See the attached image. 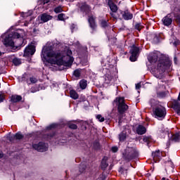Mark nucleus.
<instances>
[{
	"instance_id": "obj_1",
	"label": "nucleus",
	"mask_w": 180,
	"mask_h": 180,
	"mask_svg": "<svg viewBox=\"0 0 180 180\" xmlns=\"http://www.w3.org/2000/svg\"><path fill=\"white\" fill-rule=\"evenodd\" d=\"M148 60L151 64L150 70L155 74L156 78L162 77V74L171 67L172 64L169 58L166 56H162L158 60V53L157 52L150 53L148 56ZM157 61H158V63Z\"/></svg>"
},
{
	"instance_id": "obj_2",
	"label": "nucleus",
	"mask_w": 180,
	"mask_h": 180,
	"mask_svg": "<svg viewBox=\"0 0 180 180\" xmlns=\"http://www.w3.org/2000/svg\"><path fill=\"white\" fill-rule=\"evenodd\" d=\"M58 46V44L54 43L52 45H49L48 47L42 49V56L43 58L46 60V56L49 58H55L50 59L48 60V63L50 64H54L55 65H58L59 70L63 71L65 70L64 67H65L66 60L65 59L64 54H63V51H54V49Z\"/></svg>"
},
{
	"instance_id": "obj_3",
	"label": "nucleus",
	"mask_w": 180,
	"mask_h": 180,
	"mask_svg": "<svg viewBox=\"0 0 180 180\" xmlns=\"http://www.w3.org/2000/svg\"><path fill=\"white\" fill-rule=\"evenodd\" d=\"M116 103L118 115V124H122L123 122V115L129 110V105L124 101V97H116L114 100Z\"/></svg>"
},
{
	"instance_id": "obj_4",
	"label": "nucleus",
	"mask_w": 180,
	"mask_h": 180,
	"mask_svg": "<svg viewBox=\"0 0 180 180\" xmlns=\"http://www.w3.org/2000/svg\"><path fill=\"white\" fill-rule=\"evenodd\" d=\"M139 157V151L134 148L128 147L122 152V159L126 162H130Z\"/></svg>"
},
{
	"instance_id": "obj_5",
	"label": "nucleus",
	"mask_w": 180,
	"mask_h": 180,
	"mask_svg": "<svg viewBox=\"0 0 180 180\" xmlns=\"http://www.w3.org/2000/svg\"><path fill=\"white\" fill-rule=\"evenodd\" d=\"M110 16L117 20V19H124V20H131L133 19V13L129 9L124 11L118 10L117 13H110Z\"/></svg>"
},
{
	"instance_id": "obj_6",
	"label": "nucleus",
	"mask_w": 180,
	"mask_h": 180,
	"mask_svg": "<svg viewBox=\"0 0 180 180\" xmlns=\"http://www.w3.org/2000/svg\"><path fill=\"white\" fill-rule=\"evenodd\" d=\"M153 112L155 119H158V120H164L167 116V108L160 105H156L153 108Z\"/></svg>"
},
{
	"instance_id": "obj_7",
	"label": "nucleus",
	"mask_w": 180,
	"mask_h": 180,
	"mask_svg": "<svg viewBox=\"0 0 180 180\" xmlns=\"http://www.w3.org/2000/svg\"><path fill=\"white\" fill-rule=\"evenodd\" d=\"M13 39H20V34L18 32H12L4 39V45L6 47H15Z\"/></svg>"
},
{
	"instance_id": "obj_8",
	"label": "nucleus",
	"mask_w": 180,
	"mask_h": 180,
	"mask_svg": "<svg viewBox=\"0 0 180 180\" xmlns=\"http://www.w3.org/2000/svg\"><path fill=\"white\" fill-rule=\"evenodd\" d=\"M79 12L82 13V16L89 17L92 15V6L86 4V2H83L79 7Z\"/></svg>"
},
{
	"instance_id": "obj_9",
	"label": "nucleus",
	"mask_w": 180,
	"mask_h": 180,
	"mask_svg": "<svg viewBox=\"0 0 180 180\" xmlns=\"http://www.w3.org/2000/svg\"><path fill=\"white\" fill-rule=\"evenodd\" d=\"M139 51H140V48L136 46L135 44H133L131 46L129 51L131 54L129 57L130 61H131L132 63H134V61H137V58H139Z\"/></svg>"
},
{
	"instance_id": "obj_10",
	"label": "nucleus",
	"mask_w": 180,
	"mask_h": 180,
	"mask_svg": "<svg viewBox=\"0 0 180 180\" xmlns=\"http://www.w3.org/2000/svg\"><path fill=\"white\" fill-rule=\"evenodd\" d=\"M36 53V46L29 44L24 50L23 57H32Z\"/></svg>"
},
{
	"instance_id": "obj_11",
	"label": "nucleus",
	"mask_w": 180,
	"mask_h": 180,
	"mask_svg": "<svg viewBox=\"0 0 180 180\" xmlns=\"http://www.w3.org/2000/svg\"><path fill=\"white\" fill-rule=\"evenodd\" d=\"M72 56V51L68 49L66 51V56H65V60H66L65 67H72V63H74V57Z\"/></svg>"
},
{
	"instance_id": "obj_12",
	"label": "nucleus",
	"mask_w": 180,
	"mask_h": 180,
	"mask_svg": "<svg viewBox=\"0 0 180 180\" xmlns=\"http://www.w3.org/2000/svg\"><path fill=\"white\" fill-rule=\"evenodd\" d=\"M87 21L90 29H91L93 32H95L98 27V25L96 24V17L94 16V14L89 15Z\"/></svg>"
},
{
	"instance_id": "obj_13",
	"label": "nucleus",
	"mask_w": 180,
	"mask_h": 180,
	"mask_svg": "<svg viewBox=\"0 0 180 180\" xmlns=\"http://www.w3.org/2000/svg\"><path fill=\"white\" fill-rule=\"evenodd\" d=\"M173 20H174V13H169L162 18V22L164 26L168 27L172 25Z\"/></svg>"
},
{
	"instance_id": "obj_14",
	"label": "nucleus",
	"mask_w": 180,
	"mask_h": 180,
	"mask_svg": "<svg viewBox=\"0 0 180 180\" xmlns=\"http://www.w3.org/2000/svg\"><path fill=\"white\" fill-rule=\"evenodd\" d=\"M33 149L37 150V151H39V153H44L46 151V143L43 141H40L37 144L32 145Z\"/></svg>"
},
{
	"instance_id": "obj_15",
	"label": "nucleus",
	"mask_w": 180,
	"mask_h": 180,
	"mask_svg": "<svg viewBox=\"0 0 180 180\" xmlns=\"http://www.w3.org/2000/svg\"><path fill=\"white\" fill-rule=\"evenodd\" d=\"M107 5L111 11L110 13H117L119 12L117 5L113 2V0H108Z\"/></svg>"
},
{
	"instance_id": "obj_16",
	"label": "nucleus",
	"mask_w": 180,
	"mask_h": 180,
	"mask_svg": "<svg viewBox=\"0 0 180 180\" xmlns=\"http://www.w3.org/2000/svg\"><path fill=\"white\" fill-rule=\"evenodd\" d=\"M38 19H40L41 23H46V22H49V20H51L53 16L44 13L38 17Z\"/></svg>"
},
{
	"instance_id": "obj_17",
	"label": "nucleus",
	"mask_w": 180,
	"mask_h": 180,
	"mask_svg": "<svg viewBox=\"0 0 180 180\" xmlns=\"http://www.w3.org/2000/svg\"><path fill=\"white\" fill-rule=\"evenodd\" d=\"M146 133H147V128L143 124H139L136 127V134L139 136H143V134H146Z\"/></svg>"
},
{
	"instance_id": "obj_18",
	"label": "nucleus",
	"mask_w": 180,
	"mask_h": 180,
	"mask_svg": "<svg viewBox=\"0 0 180 180\" xmlns=\"http://www.w3.org/2000/svg\"><path fill=\"white\" fill-rule=\"evenodd\" d=\"M150 37L153 39V44H158L161 41V35L160 34L152 33Z\"/></svg>"
},
{
	"instance_id": "obj_19",
	"label": "nucleus",
	"mask_w": 180,
	"mask_h": 180,
	"mask_svg": "<svg viewBox=\"0 0 180 180\" xmlns=\"http://www.w3.org/2000/svg\"><path fill=\"white\" fill-rule=\"evenodd\" d=\"M152 157L155 162H158L161 160V153L160 152V150L153 152Z\"/></svg>"
},
{
	"instance_id": "obj_20",
	"label": "nucleus",
	"mask_w": 180,
	"mask_h": 180,
	"mask_svg": "<svg viewBox=\"0 0 180 180\" xmlns=\"http://www.w3.org/2000/svg\"><path fill=\"white\" fill-rule=\"evenodd\" d=\"M108 167H109L108 159L104 156L101 162V169H102V171H105Z\"/></svg>"
},
{
	"instance_id": "obj_21",
	"label": "nucleus",
	"mask_w": 180,
	"mask_h": 180,
	"mask_svg": "<svg viewBox=\"0 0 180 180\" xmlns=\"http://www.w3.org/2000/svg\"><path fill=\"white\" fill-rule=\"evenodd\" d=\"M102 148V145H101V143L99 142V140L96 139L93 142V149H94L95 151H99Z\"/></svg>"
},
{
	"instance_id": "obj_22",
	"label": "nucleus",
	"mask_w": 180,
	"mask_h": 180,
	"mask_svg": "<svg viewBox=\"0 0 180 180\" xmlns=\"http://www.w3.org/2000/svg\"><path fill=\"white\" fill-rule=\"evenodd\" d=\"M20 101H22V96L12 95L11 97V102H12V103H18V102H20Z\"/></svg>"
},
{
	"instance_id": "obj_23",
	"label": "nucleus",
	"mask_w": 180,
	"mask_h": 180,
	"mask_svg": "<svg viewBox=\"0 0 180 180\" xmlns=\"http://www.w3.org/2000/svg\"><path fill=\"white\" fill-rule=\"evenodd\" d=\"M170 44L172 46H174V47H178V46H180V40L176 38V37H172V39L170 40Z\"/></svg>"
},
{
	"instance_id": "obj_24",
	"label": "nucleus",
	"mask_w": 180,
	"mask_h": 180,
	"mask_svg": "<svg viewBox=\"0 0 180 180\" xmlns=\"http://www.w3.org/2000/svg\"><path fill=\"white\" fill-rule=\"evenodd\" d=\"M75 122V120H72V121H69L66 123V126L68 127L69 129H70L71 130H77V129H78V125L72 123Z\"/></svg>"
},
{
	"instance_id": "obj_25",
	"label": "nucleus",
	"mask_w": 180,
	"mask_h": 180,
	"mask_svg": "<svg viewBox=\"0 0 180 180\" xmlns=\"http://www.w3.org/2000/svg\"><path fill=\"white\" fill-rule=\"evenodd\" d=\"M100 26L103 29H106L109 27V20L101 19L99 20Z\"/></svg>"
},
{
	"instance_id": "obj_26",
	"label": "nucleus",
	"mask_w": 180,
	"mask_h": 180,
	"mask_svg": "<svg viewBox=\"0 0 180 180\" xmlns=\"http://www.w3.org/2000/svg\"><path fill=\"white\" fill-rule=\"evenodd\" d=\"M127 137V132L126 131H122L119 134V140L121 143H123Z\"/></svg>"
},
{
	"instance_id": "obj_27",
	"label": "nucleus",
	"mask_w": 180,
	"mask_h": 180,
	"mask_svg": "<svg viewBox=\"0 0 180 180\" xmlns=\"http://www.w3.org/2000/svg\"><path fill=\"white\" fill-rule=\"evenodd\" d=\"M70 98H72V99H75V100H77L78 99V98H79L78 93H77L75 90H70Z\"/></svg>"
},
{
	"instance_id": "obj_28",
	"label": "nucleus",
	"mask_w": 180,
	"mask_h": 180,
	"mask_svg": "<svg viewBox=\"0 0 180 180\" xmlns=\"http://www.w3.org/2000/svg\"><path fill=\"white\" fill-rule=\"evenodd\" d=\"M172 141H174L175 143H179L180 141V135L179 133H176L173 134L171 137Z\"/></svg>"
},
{
	"instance_id": "obj_29",
	"label": "nucleus",
	"mask_w": 180,
	"mask_h": 180,
	"mask_svg": "<svg viewBox=\"0 0 180 180\" xmlns=\"http://www.w3.org/2000/svg\"><path fill=\"white\" fill-rule=\"evenodd\" d=\"M135 30H138V32H141L142 29H144V27L143 25H141V22H136L134 25Z\"/></svg>"
},
{
	"instance_id": "obj_30",
	"label": "nucleus",
	"mask_w": 180,
	"mask_h": 180,
	"mask_svg": "<svg viewBox=\"0 0 180 180\" xmlns=\"http://www.w3.org/2000/svg\"><path fill=\"white\" fill-rule=\"evenodd\" d=\"M12 63L14 65H15V67H18V65H20V64H22V60L18 58H14Z\"/></svg>"
},
{
	"instance_id": "obj_31",
	"label": "nucleus",
	"mask_w": 180,
	"mask_h": 180,
	"mask_svg": "<svg viewBox=\"0 0 180 180\" xmlns=\"http://www.w3.org/2000/svg\"><path fill=\"white\" fill-rule=\"evenodd\" d=\"M87 85H88V84L86 83V80H85V79L81 80L79 82V86H80L81 89H86Z\"/></svg>"
},
{
	"instance_id": "obj_32",
	"label": "nucleus",
	"mask_w": 180,
	"mask_h": 180,
	"mask_svg": "<svg viewBox=\"0 0 180 180\" xmlns=\"http://www.w3.org/2000/svg\"><path fill=\"white\" fill-rule=\"evenodd\" d=\"M15 140H23L25 136L22 134V132L18 131L15 135Z\"/></svg>"
},
{
	"instance_id": "obj_33",
	"label": "nucleus",
	"mask_w": 180,
	"mask_h": 180,
	"mask_svg": "<svg viewBox=\"0 0 180 180\" xmlns=\"http://www.w3.org/2000/svg\"><path fill=\"white\" fill-rule=\"evenodd\" d=\"M118 172H120V174H121V175H127V169H125L124 167L121 166L118 169Z\"/></svg>"
},
{
	"instance_id": "obj_34",
	"label": "nucleus",
	"mask_w": 180,
	"mask_h": 180,
	"mask_svg": "<svg viewBox=\"0 0 180 180\" xmlns=\"http://www.w3.org/2000/svg\"><path fill=\"white\" fill-rule=\"evenodd\" d=\"M57 127H58V124L53 123L46 127V130H53V129H57Z\"/></svg>"
},
{
	"instance_id": "obj_35",
	"label": "nucleus",
	"mask_w": 180,
	"mask_h": 180,
	"mask_svg": "<svg viewBox=\"0 0 180 180\" xmlns=\"http://www.w3.org/2000/svg\"><path fill=\"white\" fill-rule=\"evenodd\" d=\"M73 75L76 78H79V77H81V69H76L75 70H74Z\"/></svg>"
},
{
	"instance_id": "obj_36",
	"label": "nucleus",
	"mask_w": 180,
	"mask_h": 180,
	"mask_svg": "<svg viewBox=\"0 0 180 180\" xmlns=\"http://www.w3.org/2000/svg\"><path fill=\"white\" fill-rule=\"evenodd\" d=\"M63 11L64 10H63V7H61V6H58L53 10L55 13H61V12H63Z\"/></svg>"
},
{
	"instance_id": "obj_37",
	"label": "nucleus",
	"mask_w": 180,
	"mask_h": 180,
	"mask_svg": "<svg viewBox=\"0 0 180 180\" xmlns=\"http://www.w3.org/2000/svg\"><path fill=\"white\" fill-rule=\"evenodd\" d=\"M85 169H86V165L85 164H81L79 167V171L82 174V172H85Z\"/></svg>"
},
{
	"instance_id": "obj_38",
	"label": "nucleus",
	"mask_w": 180,
	"mask_h": 180,
	"mask_svg": "<svg viewBox=\"0 0 180 180\" xmlns=\"http://www.w3.org/2000/svg\"><path fill=\"white\" fill-rule=\"evenodd\" d=\"M143 141L147 143V145L148 146V144L151 143V136H143Z\"/></svg>"
},
{
	"instance_id": "obj_39",
	"label": "nucleus",
	"mask_w": 180,
	"mask_h": 180,
	"mask_svg": "<svg viewBox=\"0 0 180 180\" xmlns=\"http://www.w3.org/2000/svg\"><path fill=\"white\" fill-rule=\"evenodd\" d=\"M170 13H173L174 15H179V13H180V8H179V6L174 7V8L173 10V12H172Z\"/></svg>"
},
{
	"instance_id": "obj_40",
	"label": "nucleus",
	"mask_w": 180,
	"mask_h": 180,
	"mask_svg": "<svg viewBox=\"0 0 180 180\" xmlns=\"http://www.w3.org/2000/svg\"><path fill=\"white\" fill-rule=\"evenodd\" d=\"M157 95L158 98H165L167 96V92L166 91H159L157 93Z\"/></svg>"
},
{
	"instance_id": "obj_41",
	"label": "nucleus",
	"mask_w": 180,
	"mask_h": 180,
	"mask_svg": "<svg viewBox=\"0 0 180 180\" xmlns=\"http://www.w3.org/2000/svg\"><path fill=\"white\" fill-rule=\"evenodd\" d=\"M54 136H56V132H52V133L46 134V139H49V140H51L53 137H54Z\"/></svg>"
},
{
	"instance_id": "obj_42",
	"label": "nucleus",
	"mask_w": 180,
	"mask_h": 180,
	"mask_svg": "<svg viewBox=\"0 0 180 180\" xmlns=\"http://www.w3.org/2000/svg\"><path fill=\"white\" fill-rule=\"evenodd\" d=\"M96 119L98 120V122H101V123L105 122V117H102V115H97Z\"/></svg>"
},
{
	"instance_id": "obj_43",
	"label": "nucleus",
	"mask_w": 180,
	"mask_h": 180,
	"mask_svg": "<svg viewBox=\"0 0 180 180\" xmlns=\"http://www.w3.org/2000/svg\"><path fill=\"white\" fill-rule=\"evenodd\" d=\"M30 91H31V93L32 94H34V93H36V92H39V87H37V86H32V88H31V89H30Z\"/></svg>"
},
{
	"instance_id": "obj_44",
	"label": "nucleus",
	"mask_w": 180,
	"mask_h": 180,
	"mask_svg": "<svg viewBox=\"0 0 180 180\" xmlns=\"http://www.w3.org/2000/svg\"><path fill=\"white\" fill-rule=\"evenodd\" d=\"M50 2V0H40L38 1V4L39 5H46V4H49Z\"/></svg>"
},
{
	"instance_id": "obj_45",
	"label": "nucleus",
	"mask_w": 180,
	"mask_h": 180,
	"mask_svg": "<svg viewBox=\"0 0 180 180\" xmlns=\"http://www.w3.org/2000/svg\"><path fill=\"white\" fill-rule=\"evenodd\" d=\"M64 16H65V14H64V13L59 14L58 15V20H61V21L64 20Z\"/></svg>"
},
{
	"instance_id": "obj_46",
	"label": "nucleus",
	"mask_w": 180,
	"mask_h": 180,
	"mask_svg": "<svg viewBox=\"0 0 180 180\" xmlns=\"http://www.w3.org/2000/svg\"><path fill=\"white\" fill-rule=\"evenodd\" d=\"M98 180H106V174H101L99 177Z\"/></svg>"
},
{
	"instance_id": "obj_47",
	"label": "nucleus",
	"mask_w": 180,
	"mask_h": 180,
	"mask_svg": "<svg viewBox=\"0 0 180 180\" xmlns=\"http://www.w3.org/2000/svg\"><path fill=\"white\" fill-rule=\"evenodd\" d=\"M30 81L32 84H36L37 82V79L35 77H30Z\"/></svg>"
},
{
	"instance_id": "obj_48",
	"label": "nucleus",
	"mask_w": 180,
	"mask_h": 180,
	"mask_svg": "<svg viewBox=\"0 0 180 180\" xmlns=\"http://www.w3.org/2000/svg\"><path fill=\"white\" fill-rule=\"evenodd\" d=\"M5 101V94H0V103H2Z\"/></svg>"
},
{
	"instance_id": "obj_49",
	"label": "nucleus",
	"mask_w": 180,
	"mask_h": 180,
	"mask_svg": "<svg viewBox=\"0 0 180 180\" xmlns=\"http://www.w3.org/2000/svg\"><path fill=\"white\" fill-rule=\"evenodd\" d=\"M111 150L112 153H117V151H119V148H117V146H112Z\"/></svg>"
},
{
	"instance_id": "obj_50",
	"label": "nucleus",
	"mask_w": 180,
	"mask_h": 180,
	"mask_svg": "<svg viewBox=\"0 0 180 180\" xmlns=\"http://www.w3.org/2000/svg\"><path fill=\"white\" fill-rule=\"evenodd\" d=\"M141 88V82L137 83L136 84V89H140Z\"/></svg>"
},
{
	"instance_id": "obj_51",
	"label": "nucleus",
	"mask_w": 180,
	"mask_h": 180,
	"mask_svg": "<svg viewBox=\"0 0 180 180\" xmlns=\"http://www.w3.org/2000/svg\"><path fill=\"white\" fill-rule=\"evenodd\" d=\"M9 141H13V140H16L15 135L11 136L8 138Z\"/></svg>"
},
{
	"instance_id": "obj_52",
	"label": "nucleus",
	"mask_w": 180,
	"mask_h": 180,
	"mask_svg": "<svg viewBox=\"0 0 180 180\" xmlns=\"http://www.w3.org/2000/svg\"><path fill=\"white\" fill-rule=\"evenodd\" d=\"M86 129H87V127H86V125H82V130H83V131H85V130H86Z\"/></svg>"
},
{
	"instance_id": "obj_53",
	"label": "nucleus",
	"mask_w": 180,
	"mask_h": 180,
	"mask_svg": "<svg viewBox=\"0 0 180 180\" xmlns=\"http://www.w3.org/2000/svg\"><path fill=\"white\" fill-rule=\"evenodd\" d=\"M26 16H29L27 13L22 14V18H26Z\"/></svg>"
},
{
	"instance_id": "obj_54",
	"label": "nucleus",
	"mask_w": 180,
	"mask_h": 180,
	"mask_svg": "<svg viewBox=\"0 0 180 180\" xmlns=\"http://www.w3.org/2000/svg\"><path fill=\"white\" fill-rule=\"evenodd\" d=\"M23 81H25V77L22 76V77H21V79H20V82H23Z\"/></svg>"
},
{
	"instance_id": "obj_55",
	"label": "nucleus",
	"mask_w": 180,
	"mask_h": 180,
	"mask_svg": "<svg viewBox=\"0 0 180 180\" xmlns=\"http://www.w3.org/2000/svg\"><path fill=\"white\" fill-rule=\"evenodd\" d=\"M1 158H4V153L2 152L0 153V160Z\"/></svg>"
},
{
	"instance_id": "obj_56",
	"label": "nucleus",
	"mask_w": 180,
	"mask_h": 180,
	"mask_svg": "<svg viewBox=\"0 0 180 180\" xmlns=\"http://www.w3.org/2000/svg\"><path fill=\"white\" fill-rule=\"evenodd\" d=\"M168 162H171L172 165L174 164L172 160L168 161Z\"/></svg>"
},
{
	"instance_id": "obj_57",
	"label": "nucleus",
	"mask_w": 180,
	"mask_h": 180,
	"mask_svg": "<svg viewBox=\"0 0 180 180\" xmlns=\"http://www.w3.org/2000/svg\"><path fill=\"white\" fill-rule=\"evenodd\" d=\"M27 136H29L30 137H32V134H27Z\"/></svg>"
},
{
	"instance_id": "obj_58",
	"label": "nucleus",
	"mask_w": 180,
	"mask_h": 180,
	"mask_svg": "<svg viewBox=\"0 0 180 180\" xmlns=\"http://www.w3.org/2000/svg\"><path fill=\"white\" fill-rule=\"evenodd\" d=\"M33 32H36V28H34V29H33Z\"/></svg>"
},
{
	"instance_id": "obj_59",
	"label": "nucleus",
	"mask_w": 180,
	"mask_h": 180,
	"mask_svg": "<svg viewBox=\"0 0 180 180\" xmlns=\"http://www.w3.org/2000/svg\"><path fill=\"white\" fill-rule=\"evenodd\" d=\"M25 26H27V23L25 22Z\"/></svg>"
},
{
	"instance_id": "obj_60",
	"label": "nucleus",
	"mask_w": 180,
	"mask_h": 180,
	"mask_svg": "<svg viewBox=\"0 0 180 180\" xmlns=\"http://www.w3.org/2000/svg\"><path fill=\"white\" fill-rule=\"evenodd\" d=\"M1 54H2V53H1V51H0V56H1Z\"/></svg>"
}]
</instances>
